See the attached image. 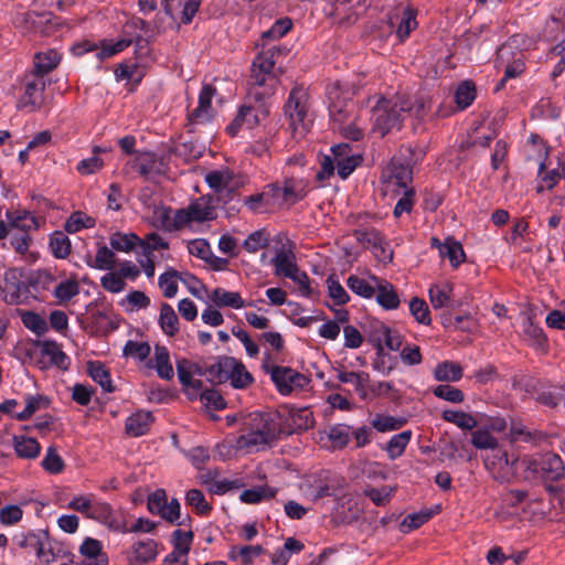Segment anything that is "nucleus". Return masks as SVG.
<instances>
[{
    "label": "nucleus",
    "instance_id": "nucleus-1",
    "mask_svg": "<svg viewBox=\"0 0 565 565\" xmlns=\"http://www.w3.org/2000/svg\"><path fill=\"white\" fill-rule=\"evenodd\" d=\"M260 46L262 51L256 55L250 67L248 97L263 103L275 95L280 74L275 65L289 53V49L277 43L262 42Z\"/></svg>",
    "mask_w": 565,
    "mask_h": 565
},
{
    "label": "nucleus",
    "instance_id": "nucleus-2",
    "mask_svg": "<svg viewBox=\"0 0 565 565\" xmlns=\"http://www.w3.org/2000/svg\"><path fill=\"white\" fill-rule=\"evenodd\" d=\"M276 412H252L245 418L243 425L246 434L238 438V444L244 447H264L270 445L280 436Z\"/></svg>",
    "mask_w": 565,
    "mask_h": 565
},
{
    "label": "nucleus",
    "instance_id": "nucleus-3",
    "mask_svg": "<svg viewBox=\"0 0 565 565\" xmlns=\"http://www.w3.org/2000/svg\"><path fill=\"white\" fill-rule=\"evenodd\" d=\"M412 107V100L405 96H395L391 99L380 97L372 107L371 118L375 130L385 136L394 128L399 129Z\"/></svg>",
    "mask_w": 565,
    "mask_h": 565
},
{
    "label": "nucleus",
    "instance_id": "nucleus-4",
    "mask_svg": "<svg viewBox=\"0 0 565 565\" xmlns=\"http://www.w3.org/2000/svg\"><path fill=\"white\" fill-rule=\"evenodd\" d=\"M284 114L295 138H302L310 129L312 119L308 113V94L301 87H294L284 106Z\"/></svg>",
    "mask_w": 565,
    "mask_h": 565
},
{
    "label": "nucleus",
    "instance_id": "nucleus-5",
    "mask_svg": "<svg viewBox=\"0 0 565 565\" xmlns=\"http://www.w3.org/2000/svg\"><path fill=\"white\" fill-rule=\"evenodd\" d=\"M521 466L527 479L541 478L544 481H558L565 475L562 458L553 452L527 456L521 459Z\"/></svg>",
    "mask_w": 565,
    "mask_h": 565
},
{
    "label": "nucleus",
    "instance_id": "nucleus-6",
    "mask_svg": "<svg viewBox=\"0 0 565 565\" xmlns=\"http://www.w3.org/2000/svg\"><path fill=\"white\" fill-rule=\"evenodd\" d=\"M381 184L384 195L398 196L402 191L414 189L413 169L401 158L393 157L382 170Z\"/></svg>",
    "mask_w": 565,
    "mask_h": 565
},
{
    "label": "nucleus",
    "instance_id": "nucleus-7",
    "mask_svg": "<svg viewBox=\"0 0 565 565\" xmlns=\"http://www.w3.org/2000/svg\"><path fill=\"white\" fill-rule=\"evenodd\" d=\"M281 435H291L308 430L315 425L313 413L308 407L296 408L288 405L276 411Z\"/></svg>",
    "mask_w": 565,
    "mask_h": 565
},
{
    "label": "nucleus",
    "instance_id": "nucleus-8",
    "mask_svg": "<svg viewBox=\"0 0 565 565\" xmlns=\"http://www.w3.org/2000/svg\"><path fill=\"white\" fill-rule=\"evenodd\" d=\"M348 486L347 479L332 470H320L312 476L310 481L313 500L326 497L338 498L344 495Z\"/></svg>",
    "mask_w": 565,
    "mask_h": 565
},
{
    "label": "nucleus",
    "instance_id": "nucleus-9",
    "mask_svg": "<svg viewBox=\"0 0 565 565\" xmlns=\"http://www.w3.org/2000/svg\"><path fill=\"white\" fill-rule=\"evenodd\" d=\"M46 83L47 81L42 78V76L31 74L30 72L25 73L21 79L22 94L18 99L17 108L28 109L29 111L39 110L44 103Z\"/></svg>",
    "mask_w": 565,
    "mask_h": 565
},
{
    "label": "nucleus",
    "instance_id": "nucleus-10",
    "mask_svg": "<svg viewBox=\"0 0 565 565\" xmlns=\"http://www.w3.org/2000/svg\"><path fill=\"white\" fill-rule=\"evenodd\" d=\"M266 373L270 374L277 391L282 395H289L296 390H302L308 385L309 379L289 366L264 365Z\"/></svg>",
    "mask_w": 565,
    "mask_h": 565
},
{
    "label": "nucleus",
    "instance_id": "nucleus-11",
    "mask_svg": "<svg viewBox=\"0 0 565 565\" xmlns=\"http://www.w3.org/2000/svg\"><path fill=\"white\" fill-rule=\"evenodd\" d=\"M256 104H258L257 107L252 105H243L236 115V117L233 119V121L227 126L226 131L232 137H235L238 131L245 127L247 129H252L255 126L259 124V115L263 117L268 115V110L265 107L266 102L268 99H265L263 103L256 102L253 99Z\"/></svg>",
    "mask_w": 565,
    "mask_h": 565
},
{
    "label": "nucleus",
    "instance_id": "nucleus-12",
    "mask_svg": "<svg viewBox=\"0 0 565 565\" xmlns=\"http://www.w3.org/2000/svg\"><path fill=\"white\" fill-rule=\"evenodd\" d=\"M12 542L24 550L26 554H34L39 562H47L43 553V547L47 544L46 531L18 533L12 537Z\"/></svg>",
    "mask_w": 565,
    "mask_h": 565
},
{
    "label": "nucleus",
    "instance_id": "nucleus-13",
    "mask_svg": "<svg viewBox=\"0 0 565 565\" xmlns=\"http://www.w3.org/2000/svg\"><path fill=\"white\" fill-rule=\"evenodd\" d=\"M216 94V88L211 84H205L199 94L198 106L188 115L191 125H202L210 121L213 116L212 98Z\"/></svg>",
    "mask_w": 565,
    "mask_h": 565
},
{
    "label": "nucleus",
    "instance_id": "nucleus-14",
    "mask_svg": "<svg viewBox=\"0 0 565 565\" xmlns=\"http://www.w3.org/2000/svg\"><path fill=\"white\" fill-rule=\"evenodd\" d=\"M200 3L195 0H166L164 11L173 20L189 24L198 13Z\"/></svg>",
    "mask_w": 565,
    "mask_h": 565
},
{
    "label": "nucleus",
    "instance_id": "nucleus-15",
    "mask_svg": "<svg viewBox=\"0 0 565 565\" xmlns=\"http://www.w3.org/2000/svg\"><path fill=\"white\" fill-rule=\"evenodd\" d=\"M88 519L96 520L114 531H125V524L109 503L94 501Z\"/></svg>",
    "mask_w": 565,
    "mask_h": 565
},
{
    "label": "nucleus",
    "instance_id": "nucleus-16",
    "mask_svg": "<svg viewBox=\"0 0 565 565\" xmlns=\"http://www.w3.org/2000/svg\"><path fill=\"white\" fill-rule=\"evenodd\" d=\"M330 8L324 11L340 23H351L358 14V9L364 7L362 0H327Z\"/></svg>",
    "mask_w": 565,
    "mask_h": 565
},
{
    "label": "nucleus",
    "instance_id": "nucleus-17",
    "mask_svg": "<svg viewBox=\"0 0 565 565\" xmlns=\"http://www.w3.org/2000/svg\"><path fill=\"white\" fill-rule=\"evenodd\" d=\"M267 189L271 191L273 198L281 196L285 201H291L292 203L302 200L307 195L302 180H296L294 178L286 179L282 188H279L276 183H271L267 185Z\"/></svg>",
    "mask_w": 565,
    "mask_h": 565
},
{
    "label": "nucleus",
    "instance_id": "nucleus-18",
    "mask_svg": "<svg viewBox=\"0 0 565 565\" xmlns=\"http://www.w3.org/2000/svg\"><path fill=\"white\" fill-rule=\"evenodd\" d=\"M371 279L376 284V291L374 295L376 297V302L384 310H396L401 305V299L394 286L375 276H371Z\"/></svg>",
    "mask_w": 565,
    "mask_h": 565
},
{
    "label": "nucleus",
    "instance_id": "nucleus-19",
    "mask_svg": "<svg viewBox=\"0 0 565 565\" xmlns=\"http://www.w3.org/2000/svg\"><path fill=\"white\" fill-rule=\"evenodd\" d=\"M61 60L62 55L54 49L38 52L34 54L33 70L30 73L45 78L47 74L58 66Z\"/></svg>",
    "mask_w": 565,
    "mask_h": 565
},
{
    "label": "nucleus",
    "instance_id": "nucleus-20",
    "mask_svg": "<svg viewBox=\"0 0 565 565\" xmlns=\"http://www.w3.org/2000/svg\"><path fill=\"white\" fill-rule=\"evenodd\" d=\"M7 222L9 223V232L18 231L19 233H28L39 227L38 218L28 211H7Z\"/></svg>",
    "mask_w": 565,
    "mask_h": 565
},
{
    "label": "nucleus",
    "instance_id": "nucleus-21",
    "mask_svg": "<svg viewBox=\"0 0 565 565\" xmlns=\"http://www.w3.org/2000/svg\"><path fill=\"white\" fill-rule=\"evenodd\" d=\"M36 347L41 350V355L46 356L50 363L61 370L66 371L70 367L71 361L61 347L52 340L38 341Z\"/></svg>",
    "mask_w": 565,
    "mask_h": 565
},
{
    "label": "nucleus",
    "instance_id": "nucleus-22",
    "mask_svg": "<svg viewBox=\"0 0 565 565\" xmlns=\"http://www.w3.org/2000/svg\"><path fill=\"white\" fill-rule=\"evenodd\" d=\"M153 423L150 412L139 411L130 415L125 423V431L128 436L140 437L146 435Z\"/></svg>",
    "mask_w": 565,
    "mask_h": 565
},
{
    "label": "nucleus",
    "instance_id": "nucleus-23",
    "mask_svg": "<svg viewBox=\"0 0 565 565\" xmlns=\"http://www.w3.org/2000/svg\"><path fill=\"white\" fill-rule=\"evenodd\" d=\"M234 173L228 168L210 171L205 175V181L215 193L222 194L224 191L232 192L235 189L233 184Z\"/></svg>",
    "mask_w": 565,
    "mask_h": 565
},
{
    "label": "nucleus",
    "instance_id": "nucleus-24",
    "mask_svg": "<svg viewBox=\"0 0 565 565\" xmlns=\"http://www.w3.org/2000/svg\"><path fill=\"white\" fill-rule=\"evenodd\" d=\"M454 287L448 281L433 284L428 289V296L434 309H441L451 306Z\"/></svg>",
    "mask_w": 565,
    "mask_h": 565
},
{
    "label": "nucleus",
    "instance_id": "nucleus-25",
    "mask_svg": "<svg viewBox=\"0 0 565 565\" xmlns=\"http://www.w3.org/2000/svg\"><path fill=\"white\" fill-rule=\"evenodd\" d=\"M235 367V358L218 356L216 362L210 365V382L213 384H223L231 379L232 369Z\"/></svg>",
    "mask_w": 565,
    "mask_h": 565
},
{
    "label": "nucleus",
    "instance_id": "nucleus-26",
    "mask_svg": "<svg viewBox=\"0 0 565 565\" xmlns=\"http://www.w3.org/2000/svg\"><path fill=\"white\" fill-rule=\"evenodd\" d=\"M160 164L161 162L158 160L157 156L151 152L139 153L127 163V166L131 167V169L139 172L142 177L160 173Z\"/></svg>",
    "mask_w": 565,
    "mask_h": 565
},
{
    "label": "nucleus",
    "instance_id": "nucleus-27",
    "mask_svg": "<svg viewBox=\"0 0 565 565\" xmlns=\"http://www.w3.org/2000/svg\"><path fill=\"white\" fill-rule=\"evenodd\" d=\"M271 263L275 266V275L277 276L290 278L299 269L292 252L284 248L276 253Z\"/></svg>",
    "mask_w": 565,
    "mask_h": 565
},
{
    "label": "nucleus",
    "instance_id": "nucleus-28",
    "mask_svg": "<svg viewBox=\"0 0 565 565\" xmlns=\"http://www.w3.org/2000/svg\"><path fill=\"white\" fill-rule=\"evenodd\" d=\"M150 363L151 366L156 369L160 379L166 381L173 379L174 372L170 361V353L166 347L156 345L154 358Z\"/></svg>",
    "mask_w": 565,
    "mask_h": 565
},
{
    "label": "nucleus",
    "instance_id": "nucleus-29",
    "mask_svg": "<svg viewBox=\"0 0 565 565\" xmlns=\"http://www.w3.org/2000/svg\"><path fill=\"white\" fill-rule=\"evenodd\" d=\"M463 376V369L454 361H443L434 369V377L438 382H458Z\"/></svg>",
    "mask_w": 565,
    "mask_h": 565
},
{
    "label": "nucleus",
    "instance_id": "nucleus-30",
    "mask_svg": "<svg viewBox=\"0 0 565 565\" xmlns=\"http://www.w3.org/2000/svg\"><path fill=\"white\" fill-rule=\"evenodd\" d=\"M87 371L93 381L99 384L105 392L111 393L116 390L113 385L109 371L100 361L87 362Z\"/></svg>",
    "mask_w": 565,
    "mask_h": 565
},
{
    "label": "nucleus",
    "instance_id": "nucleus-31",
    "mask_svg": "<svg viewBox=\"0 0 565 565\" xmlns=\"http://www.w3.org/2000/svg\"><path fill=\"white\" fill-rule=\"evenodd\" d=\"M13 447L17 456L23 459H35L41 451L38 440L26 436H14Z\"/></svg>",
    "mask_w": 565,
    "mask_h": 565
},
{
    "label": "nucleus",
    "instance_id": "nucleus-32",
    "mask_svg": "<svg viewBox=\"0 0 565 565\" xmlns=\"http://www.w3.org/2000/svg\"><path fill=\"white\" fill-rule=\"evenodd\" d=\"M210 298L214 302V305L220 308L230 307L233 309H241L246 306L239 292L227 291L223 288H215L212 291Z\"/></svg>",
    "mask_w": 565,
    "mask_h": 565
},
{
    "label": "nucleus",
    "instance_id": "nucleus-33",
    "mask_svg": "<svg viewBox=\"0 0 565 565\" xmlns=\"http://www.w3.org/2000/svg\"><path fill=\"white\" fill-rule=\"evenodd\" d=\"M439 255L448 258L455 268L463 263L466 258L462 245L451 237L446 238L444 244H439Z\"/></svg>",
    "mask_w": 565,
    "mask_h": 565
},
{
    "label": "nucleus",
    "instance_id": "nucleus-34",
    "mask_svg": "<svg viewBox=\"0 0 565 565\" xmlns=\"http://www.w3.org/2000/svg\"><path fill=\"white\" fill-rule=\"evenodd\" d=\"M337 379L341 383L352 384L361 397L364 398L366 396V390L370 383V375L367 373L340 370L338 371Z\"/></svg>",
    "mask_w": 565,
    "mask_h": 565
},
{
    "label": "nucleus",
    "instance_id": "nucleus-35",
    "mask_svg": "<svg viewBox=\"0 0 565 565\" xmlns=\"http://www.w3.org/2000/svg\"><path fill=\"white\" fill-rule=\"evenodd\" d=\"M439 505H436L434 509H425L406 515L401 523L402 532L407 533L412 530L418 529L428 522L435 514L439 513Z\"/></svg>",
    "mask_w": 565,
    "mask_h": 565
},
{
    "label": "nucleus",
    "instance_id": "nucleus-36",
    "mask_svg": "<svg viewBox=\"0 0 565 565\" xmlns=\"http://www.w3.org/2000/svg\"><path fill=\"white\" fill-rule=\"evenodd\" d=\"M159 324L163 333L169 337H173L179 332V318L172 306L167 302L161 303Z\"/></svg>",
    "mask_w": 565,
    "mask_h": 565
},
{
    "label": "nucleus",
    "instance_id": "nucleus-37",
    "mask_svg": "<svg viewBox=\"0 0 565 565\" xmlns=\"http://www.w3.org/2000/svg\"><path fill=\"white\" fill-rule=\"evenodd\" d=\"M441 418L462 430H472L478 426V420L475 416L461 411L446 409L443 412Z\"/></svg>",
    "mask_w": 565,
    "mask_h": 565
},
{
    "label": "nucleus",
    "instance_id": "nucleus-38",
    "mask_svg": "<svg viewBox=\"0 0 565 565\" xmlns=\"http://www.w3.org/2000/svg\"><path fill=\"white\" fill-rule=\"evenodd\" d=\"M477 90L472 81L461 82L455 92V103L460 110L468 108L476 99Z\"/></svg>",
    "mask_w": 565,
    "mask_h": 565
},
{
    "label": "nucleus",
    "instance_id": "nucleus-39",
    "mask_svg": "<svg viewBox=\"0 0 565 565\" xmlns=\"http://www.w3.org/2000/svg\"><path fill=\"white\" fill-rule=\"evenodd\" d=\"M50 249L55 258L64 259L71 254V239L64 232L55 231L50 237Z\"/></svg>",
    "mask_w": 565,
    "mask_h": 565
},
{
    "label": "nucleus",
    "instance_id": "nucleus-40",
    "mask_svg": "<svg viewBox=\"0 0 565 565\" xmlns=\"http://www.w3.org/2000/svg\"><path fill=\"white\" fill-rule=\"evenodd\" d=\"M24 401L25 407L14 415V418L21 422L30 419L36 411L41 408H46L49 405L47 398L42 395L29 394L25 396Z\"/></svg>",
    "mask_w": 565,
    "mask_h": 565
},
{
    "label": "nucleus",
    "instance_id": "nucleus-41",
    "mask_svg": "<svg viewBox=\"0 0 565 565\" xmlns=\"http://www.w3.org/2000/svg\"><path fill=\"white\" fill-rule=\"evenodd\" d=\"M417 10L412 7H406L403 10L401 21L398 23L396 34L401 41L407 39L412 31H414L418 23L416 21Z\"/></svg>",
    "mask_w": 565,
    "mask_h": 565
},
{
    "label": "nucleus",
    "instance_id": "nucleus-42",
    "mask_svg": "<svg viewBox=\"0 0 565 565\" xmlns=\"http://www.w3.org/2000/svg\"><path fill=\"white\" fill-rule=\"evenodd\" d=\"M412 438L411 430H404L399 434L392 436L386 444L385 450L391 459H396L403 455L405 448Z\"/></svg>",
    "mask_w": 565,
    "mask_h": 565
},
{
    "label": "nucleus",
    "instance_id": "nucleus-43",
    "mask_svg": "<svg viewBox=\"0 0 565 565\" xmlns=\"http://www.w3.org/2000/svg\"><path fill=\"white\" fill-rule=\"evenodd\" d=\"M20 318L24 327L36 335H43L49 330L46 320L34 311H22Z\"/></svg>",
    "mask_w": 565,
    "mask_h": 565
},
{
    "label": "nucleus",
    "instance_id": "nucleus-44",
    "mask_svg": "<svg viewBox=\"0 0 565 565\" xmlns=\"http://www.w3.org/2000/svg\"><path fill=\"white\" fill-rule=\"evenodd\" d=\"M292 28L289 18L278 19L267 31L262 34L263 43H275L277 40L286 35Z\"/></svg>",
    "mask_w": 565,
    "mask_h": 565
},
{
    "label": "nucleus",
    "instance_id": "nucleus-45",
    "mask_svg": "<svg viewBox=\"0 0 565 565\" xmlns=\"http://www.w3.org/2000/svg\"><path fill=\"white\" fill-rule=\"evenodd\" d=\"M134 557L137 562L146 564L157 557V543L153 540L139 541L134 545Z\"/></svg>",
    "mask_w": 565,
    "mask_h": 565
},
{
    "label": "nucleus",
    "instance_id": "nucleus-46",
    "mask_svg": "<svg viewBox=\"0 0 565 565\" xmlns=\"http://www.w3.org/2000/svg\"><path fill=\"white\" fill-rule=\"evenodd\" d=\"M277 493L276 489H271L266 486H259L252 489L244 490L239 499L242 502L247 504H256L265 499L274 498Z\"/></svg>",
    "mask_w": 565,
    "mask_h": 565
},
{
    "label": "nucleus",
    "instance_id": "nucleus-47",
    "mask_svg": "<svg viewBox=\"0 0 565 565\" xmlns=\"http://www.w3.org/2000/svg\"><path fill=\"white\" fill-rule=\"evenodd\" d=\"M228 381L234 388L243 390L254 382V377L246 370L245 365L239 360L235 359V367L232 369L231 379Z\"/></svg>",
    "mask_w": 565,
    "mask_h": 565
},
{
    "label": "nucleus",
    "instance_id": "nucleus-48",
    "mask_svg": "<svg viewBox=\"0 0 565 565\" xmlns=\"http://www.w3.org/2000/svg\"><path fill=\"white\" fill-rule=\"evenodd\" d=\"M269 234L265 228L250 233L243 242V248L248 253H257L269 245Z\"/></svg>",
    "mask_w": 565,
    "mask_h": 565
},
{
    "label": "nucleus",
    "instance_id": "nucleus-49",
    "mask_svg": "<svg viewBox=\"0 0 565 565\" xmlns=\"http://www.w3.org/2000/svg\"><path fill=\"white\" fill-rule=\"evenodd\" d=\"M375 332L377 334L379 344L384 342L385 345L392 351H397L402 347V335L397 331L392 330L390 327L382 323L379 326Z\"/></svg>",
    "mask_w": 565,
    "mask_h": 565
},
{
    "label": "nucleus",
    "instance_id": "nucleus-50",
    "mask_svg": "<svg viewBox=\"0 0 565 565\" xmlns=\"http://www.w3.org/2000/svg\"><path fill=\"white\" fill-rule=\"evenodd\" d=\"M140 238L135 233H115L110 236V246L119 252H130L139 245Z\"/></svg>",
    "mask_w": 565,
    "mask_h": 565
},
{
    "label": "nucleus",
    "instance_id": "nucleus-51",
    "mask_svg": "<svg viewBox=\"0 0 565 565\" xmlns=\"http://www.w3.org/2000/svg\"><path fill=\"white\" fill-rule=\"evenodd\" d=\"M406 420L402 417L377 414L372 420L371 426L377 431L385 433L397 430L405 425Z\"/></svg>",
    "mask_w": 565,
    "mask_h": 565
},
{
    "label": "nucleus",
    "instance_id": "nucleus-52",
    "mask_svg": "<svg viewBox=\"0 0 565 565\" xmlns=\"http://www.w3.org/2000/svg\"><path fill=\"white\" fill-rule=\"evenodd\" d=\"M41 466L46 472L51 475L61 473L65 468L64 460L57 454V450L54 446H50L47 448L46 454L42 459Z\"/></svg>",
    "mask_w": 565,
    "mask_h": 565
},
{
    "label": "nucleus",
    "instance_id": "nucleus-53",
    "mask_svg": "<svg viewBox=\"0 0 565 565\" xmlns=\"http://www.w3.org/2000/svg\"><path fill=\"white\" fill-rule=\"evenodd\" d=\"M347 285L351 291L366 299L373 298L376 291V285L373 286L366 279L355 275L348 278Z\"/></svg>",
    "mask_w": 565,
    "mask_h": 565
},
{
    "label": "nucleus",
    "instance_id": "nucleus-54",
    "mask_svg": "<svg viewBox=\"0 0 565 565\" xmlns=\"http://www.w3.org/2000/svg\"><path fill=\"white\" fill-rule=\"evenodd\" d=\"M114 264H115V254L106 245H103L97 249L94 260H87V265L89 267H93V268H96L99 270H109L114 267Z\"/></svg>",
    "mask_w": 565,
    "mask_h": 565
},
{
    "label": "nucleus",
    "instance_id": "nucleus-55",
    "mask_svg": "<svg viewBox=\"0 0 565 565\" xmlns=\"http://www.w3.org/2000/svg\"><path fill=\"white\" fill-rule=\"evenodd\" d=\"M409 311L418 323L425 326H429L431 323L430 311L424 299L413 297L409 301Z\"/></svg>",
    "mask_w": 565,
    "mask_h": 565
},
{
    "label": "nucleus",
    "instance_id": "nucleus-56",
    "mask_svg": "<svg viewBox=\"0 0 565 565\" xmlns=\"http://www.w3.org/2000/svg\"><path fill=\"white\" fill-rule=\"evenodd\" d=\"M188 505L195 509L200 515H206L211 512L212 505L205 500L203 492L199 489H191L185 494Z\"/></svg>",
    "mask_w": 565,
    "mask_h": 565
},
{
    "label": "nucleus",
    "instance_id": "nucleus-57",
    "mask_svg": "<svg viewBox=\"0 0 565 565\" xmlns=\"http://www.w3.org/2000/svg\"><path fill=\"white\" fill-rule=\"evenodd\" d=\"M395 492V488L383 486L381 488L369 487L364 489V495L367 497L376 507H384Z\"/></svg>",
    "mask_w": 565,
    "mask_h": 565
},
{
    "label": "nucleus",
    "instance_id": "nucleus-58",
    "mask_svg": "<svg viewBox=\"0 0 565 565\" xmlns=\"http://www.w3.org/2000/svg\"><path fill=\"white\" fill-rule=\"evenodd\" d=\"M95 224L94 220L87 216L83 212H74L65 222V231L67 233L74 234L81 231L82 228L93 227Z\"/></svg>",
    "mask_w": 565,
    "mask_h": 565
},
{
    "label": "nucleus",
    "instance_id": "nucleus-59",
    "mask_svg": "<svg viewBox=\"0 0 565 565\" xmlns=\"http://www.w3.org/2000/svg\"><path fill=\"white\" fill-rule=\"evenodd\" d=\"M328 294L333 302L338 306L345 305L350 300L349 294L339 282L334 275L327 278Z\"/></svg>",
    "mask_w": 565,
    "mask_h": 565
},
{
    "label": "nucleus",
    "instance_id": "nucleus-60",
    "mask_svg": "<svg viewBox=\"0 0 565 565\" xmlns=\"http://www.w3.org/2000/svg\"><path fill=\"white\" fill-rule=\"evenodd\" d=\"M433 393L436 397L455 404L462 403L465 399V394L461 390L448 384L436 386Z\"/></svg>",
    "mask_w": 565,
    "mask_h": 565
},
{
    "label": "nucleus",
    "instance_id": "nucleus-61",
    "mask_svg": "<svg viewBox=\"0 0 565 565\" xmlns=\"http://www.w3.org/2000/svg\"><path fill=\"white\" fill-rule=\"evenodd\" d=\"M178 273L175 270H168L159 276V287L166 298H173L178 292Z\"/></svg>",
    "mask_w": 565,
    "mask_h": 565
},
{
    "label": "nucleus",
    "instance_id": "nucleus-62",
    "mask_svg": "<svg viewBox=\"0 0 565 565\" xmlns=\"http://www.w3.org/2000/svg\"><path fill=\"white\" fill-rule=\"evenodd\" d=\"M471 444L477 449L494 450L498 446V439L493 437L487 429H478L471 435Z\"/></svg>",
    "mask_w": 565,
    "mask_h": 565
},
{
    "label": "nucleus",
    "instance_id": "nucleus-63",
    "mask_svg": "<svg viewBox=\"0 0 565 565\" xmlns=\"http://www.w3.org/2000/svg\"><path fill=\"white\" fill-rule=\"evenodd\" d=\"M545 163H541L539 174L541 175L542 181L545 183L547 189H553L555 184L562 179L565 178V164L558 162L557 168H554L550 171L544 172Z\"/></svg>",
    "mask_w": 565,
    "mask_h": 565
},
{
    "label": "nucleus",
    "instance_id": "nucleus-64",
    "mask_svg": "<svg viewBox=\"0 0 565 565\" xmlns=\"http://www.w3.org/2000/svg\"><path fill=\"white\" fill-rule=\"evenodd\" d=\"M79 286L76 280H64L61 281L54 289V296L61 302L71 300L73 297L78 295Z\"/></svg>",
    "mask_w": 565,
    "mask_h": 565
}]
</instances>
